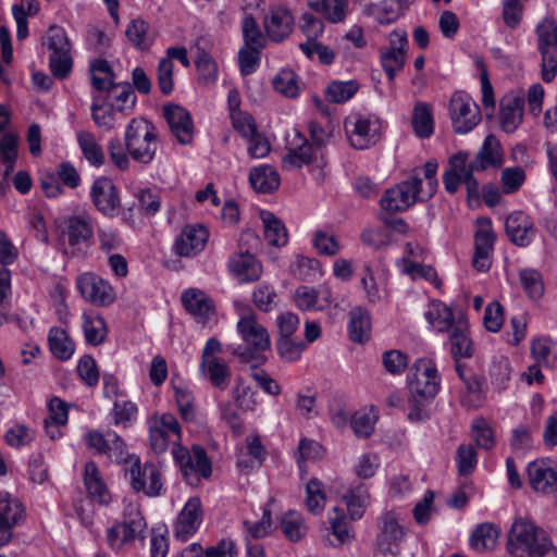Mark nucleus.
<instances>
[{
  "mask_svg": "<svg viewBox=\"0 0 557 557\" xmlns=\"http://www.w3.org/2000/svg\"><path fill=\"white\" fill-rule=\"evenodd\" d=\"M199 374L205 381L220 389H225L231 381L230 366L222 358L201 360Z\"/></svg>",
  "mask_w": 557,
  "mask_h": 557,
  "instance_id": "33",
  "label": "nucleus"
},
{
  "mask_svg": "<svg viewBox=\"0 0 557 557\" xmlns=\"http://www.w3.org/2000/svg\"><path fill=\"white\" fill-rule=\"evenodd\" d=\"M406 253L407 256L397 262L401 273L410 276L412 280L424 278L435 286H440L436 271L432 267L419 262V259H423L425 253L421 246L407 244Z\"/></svg>",
  "mask_w": 557,
  "mask_h": 557,
  "instance_id": "21",
  "label": "nucleus"
},
{
  "mask_svg": "<svg viewBox=\"0 0 557 557\" xmlns=\"http://www.w3.org/2000/svg\"><path fill=\"white\" fill-rule=\"evenodd\" d=\"M246 347L238 346L234 354L245 359H251L253 352L268 350L271 346L270 335L253 313H240L236 325Z\"/></svg>",
  "mask_w": 557,
  "mask_h": 557,
  "instance_id": "8",
  "label": "nucleus"
},
{
  "mask_svg": "<svg viewBox=\"0 0 557 557\" xmlns=\"http://www.w3.org/2000/svg\"><path fill=\"white\" fill-rule=\"evenodd\" d=\"M195 67L199 85L209 87L216 83L219 78V65L215 59L200 45L195 46Z\"/></svg>",
  "mask_w": 557,
  "mask_h": 557,
  "instance_id": "34",
  "label": "nucleus"
},
{
  "mask_svg": "<svg viewBox=\"0 0 557 557\" xmlns=\"http://www.w3.org/2000/svg\"><path fill=\"white\" fill-rule=\"evenodd\" d=\"M410 182H403L385 191L381 199V207L389 213L405 211L414 202Z\"/></svg>",
  "mask_w": 557,
  "mask_h": 557,
  "instance_id": "30",
  "label": "nucleus"
},
{
  "mask_svg": "<svg viewBox=\"0 0 557 557\" xmlns=\"http://www.w3.org/2000/svg\"><path fill=\"white\" fill-rule=\"evenodd\" d=\"M231 273L242 283L257 281L262 274V265L255 256L242 252L233 256L228 262Z\"/></svg>",
  "mask_w": 557,
  "mask_h": 557,
  "instance_id": "31",
  "label": "nucleus"
},
{
  "mask_svg": "<svg viewBox=\"0 0 557 557\" xmlns=\"http://www.w3.org/2000/svg\"><path fill=\"white\" fill-rule=\"evenodd\" d=\"M308 165L315 181H322L325 176L324 150L314 147L298 131L287 137V153L282 159L284 170L292 171Z\"/></svg>",
  "mask_w": 557,
  "mask_h": 557,
  "instance_id": "2",
  "label": "nucleus"
},
{
  "mask_svg": "<svg viewBox=\"0 0 557 557\" xmlns=\"http://www.w3.org/2000/svg\"><path fill=\"white\" fill-rule=\"evenodd\" d=\"M124 145L133 160L149 164L159 149L158 129L150 121L135 117L126 125Z\"/></svg>",
  "mask_w": 557,
  "mask_h": 557,
  "instance_id": "3",
  "label": "nucleus"
},
{
  "mask_svg": "<svg viewBox=\"0 0 557 557\" xmlns=\"http://www.w3.org/2000/svg\"><path fill=\"white\" fill-rule=\"evenodd\" d=\"M428 323L437 332H448L457 324L458 314L440 300L431 301L424 312Z\"/></svg>",
  "mask_w": 557,
  "mask_h": 557,
  "instance_id": "38",
  "label": "nucleus"
},
{
  "mask_svg": "<svg viewBox=\"0 0 557 557\" xmlns=\"http://www.w3.org/2000/svg\"><path fill=\"white\" fill-rule=\"evenodd\" d=\"M125 475L132 488L146 496L157 497L163 492L164 483L159 468L150 462L141 465L138 456L131 458V465L125 468Z\"/></svg>",
  "mask_w": 557,
  "mask_h": 557,
  "instance_id": "9",
  "label": "nucleus"
},
{
  "mask_svg": "<svg viewBox=\"0 0 557 557\" xmlns=\"http://www.w3.org/2000/svg\"><path fill=\"white\" fill-rule=\"evenodd\" d=\"M407 385L412 401L428 403L433 399L441 386L435 362L430 358L418 359L410 368Z\"/></svg>",
  "mask_w": 557,
  "mask_h": 557,
  "instance_id": "5",
  "label": "nucleus"
},
{
  "mask_svg": "<svg viewBox=\"0 0 557 557\" xmlns=\"http://www.w3.org/2000/svg\"><path fill=\"white\" fill-rule=\"evenodd\" d=\"M326 503L323 484L318 479H311L306 484L305 506L312 515H321Z\"/></svg>",
  "mask_w": 557,
  "mask_h": 557,
  "instance_id": "64",
  "label": "nucleus"
},
{
  "mask_svg": "<svg viewBox=\"0 0 557 557\" xmlns=\"http://www.w3.org/2000/svg\"><path fill=\"white\" fill-rule=\"evenodd\" d=\"M272 86L276 92L287 98H297L304 84L292 69H281L272 78Z\"/></svg>",
  "mask_w": 557,
  "mask_h": 557,
  "instance_id": "52",
  "label": "nucleus"
},
{
  "mask_svg": "<svg viewBox=\"0 0 557 557\" xmlns=\"http://www.w3.org/2000/svg\"><path fill=\"white\" fill-rule=\"evenodd\" d=\"M343 502L346 505L349 518L359 520L364 515L366 508L370 502V495L366 488L358 486L348 490L343 495Z\"/></svg>",
  "mask_w": 557,
  "mask_h": 557,
  "instance_id": "57",
  "label": "nucleus"
},
{
  "mask_svg": "<svg viewBox=\"0 0 557 557\" xmlns=\"http://www.w3.org/2000/svg\"><path fill=\"white\" fill-rule=\"evenodd\" d=\"M524 99L520 95L508 94L500 103V126L507 132H513L522 122Z\"/></svg>",
  "mask_w": 557,
  "mask_h": 557,
  "instance_id": "32",
  "label": "nucleus"
},
{
  "mask_svg": "<svg viewBox=\"0 0 557 557\" xmlns=\"http://www.w3.org/2000/svg\"><path fill=\"white\" fill-rule=\"evenodd\" d=\"M82 329L88 344L97 346L104 342L108 327L102 315L94 310H86L82 314Z\"/></svg>",
  "mask_w": 557,
  "mask_h": 557,
  "instance_id": "41",
  "label": "nucleus"
},
{
  "mask_svg": "<svg viewBox=\"0 0 557 557\" xmlns=\"http://www.w3.org/2000/svg\"><path fill=\"white\" fill-rule=\"evenodd\" d=\"M267 450L262 445L260 437L250 435L247 438V446L238 454V466L242 468L260 467L265 459Z\"/></svg>",
  "mask_w": 557,
  "mask_h": 557,
  "instance_id": "55",
  "label": "nucleus"
},
{
  "mask_svg": "<svg viewBox=\"0 0 557 557\" xmlns=\"http://www.w3.org/2000/svg\"><path fill=\"white\" fill-rule=\"evenodd\" d=\"M358 90L359 84L355 79L334 81L325 88L324 96L329 102L344 103L350 100Z\"/></svg>",
  "mask_w": 557,
  "mask_h": 557,
  "instance_id": "61",
  "label": "nucleus"
},
{
  "mask_svg": "<svg viewBox=\"0 0 557 557\" xmlns=\"http://www.w3.org/2000/svg\"><path fill=\"white\" fill-rule=\"evenodd\" d=\"M505 228L511 243L519 247L529 246L536 235L533 220L522 211L510 213L506 219Z\"/></svg>",
  "mask_w": 557,
  "mask_h": 557,
  "instance_id": "23",
  "label": "nucleus"
},
{
  "mask_svg": "<svg viewBox=\"0 0 557 557\" xmlns=\"http://www.w3.org/2000/svg\"><path fill=\"white\" fill-rule=\"evenodd\" d=\"M376 548L383 554L397 555L407 536V529L393 510L382 512L376 520Z\"/></svg>",
  "mask_w": 557,
  "mask_h": 557,
  "instance_id": "10",
  "label": "nucleus"
},
{
  "mask_svg": "<svg viewBox=\"0 0 557 557\" xmlns=\"http://www.w3.org/2000/svg\"><path fill=\"white\" fill-rule=\"evenodd\" d=\"M449 114L456 133L466 134L472 131L481 120L478 104L466 92H455L449 101Z\"/></svg>",
  "mask_w": 557,
  "mask_h": 557,
  "instance_id": "15",
  "label": "nucleus"
},
{
  "mask_svg": "<svg viewBox=\"0 0 557 557\" xmlns=\"http://www.w3.org/2000/svg\"><path fill=\"white\" fill-rule=\"evenodd\" d=\"M408 51L407 33L396 28L388 34L387 45L380 49V62L389 81L404 69Z\"/></svg>",
  "mask_w": 557,
  "mask_h": 557,
  "instance_id": "13",
  "label": "nucleus"
},
{
  "mask_svg": "<svg viewBox=\"0 0 557 557\" xmlns=\"http://www.w3.org/2000/svg\"><path fill=\"white\" fill-rule=\"evenodd\" d=\"M504 162V154L499 141L488 135L474 159L475 171H484L488 168H498Z\"/></svg>",
  "mask_w": 557,
  "mask_h": 557,
  "instance_id": "40",
  "label": "nucleus"
},
{
  "mask_svg": "<svg viewBox=\"0 0 557 557\" xmlns=\"http://www.w3.org/2000/svg\"><path fill=\"white\" fill-rule=\"evenodd\" d=\"M290 273L302 281L315 282L323 276L321 262L312 257L296 255L289 265Z\"/></svg>",
  "mask_w": 557,
  "mask_h": 557,
  "instance_id": "47",
  "label": "nucleus"
},
{
  "mask_svg": "<svg viewBox=\"0 0 557 557\" xmlns=\"http://www.w3.org/2000/svg\"><path fill=\"white\" fill-rule=\"evenodd\" d=\"M147 522L136 506H129L121 522H115L106 531L108 546L115 553L131 550L137 542H143Z\"/></svg>",
  "mask_w": 557,
  "mask_h": 557,
  "instance_id": "4",
  "label": "nucleus"
},
{
  "mask_svg": "<svg viewBox=\"0 0 557 557\" xmlns=\"http://www.w3.org/2000/svg\"><path fill=\"white\" fill-rule=\"evenodd\" d=\"M411 122L418 137H431L435 128L432 106L426 102L417 101L412 110Z\"/></svg>",
  "mask_w": 557,
  "mask_h": 557,
  "instance_id": "48",
  "label": "nucleus"
},
{
  "mask_svg": "<svg viewBox=\"0 0 557 557\" xmlns=\"http://www.w3.org/2000/svg\"><path fill=\"white\" fill-rule=\"evenodd\" d=\"M413 2L412 0H383L373 5L371 13L380 24H391L396 22Z\"/></svg>",
  "mask_w": 557,
  "mask_h": 557,
  "instance_id": "53",
  "label": "nucleus"
},
{
  "mask_svg": "<svg viewBox=\"0 0 557 557\" xmlns=\"http://www.w3.org/2000/svg\"><path fill=\"white\" fill-rule=\"evenodd\" d=\"M163 112L171 132L177 141L182 145L191 143L194 124L189 112L176 104L165 106Z\"/></svg>",
  "mask_w": 557,
  "mask_h": 557,
  "instance_id": "25",
  "label": "nucleus"
},
{
  "mask_svg": "<svg viewBox=\"0 0 557 557\" xmlns=\"http://www.w3.org/2000/svg\"><path fill=\"white\" fill-rule=\"evenodd\" d=\"M76 286L82 297L96 306L108 307L115 300L113 286L102 277L86 272L76 278Z\"/></svg>",
  "mask_w": 557,
  "mask_h": 557,
  "instance_id": "16",
  "label": "nucleus"
},
{
  "mask_svg": "<svg viewBox=\"0 0 557 557\" xmlns=\"http://www.w3.org/2000/svg\"><path fill=\"white\" fill-rule=\"evenodd\" d=\"M84 481L89 495L99 503H107L109 499L108 490L102 481L99 469L95 462H87L85 466Z\"/></svg>",
  "mask_w": 557,
  "mask_h": 557,
  "instance_id": "58",
  "label": "nucleus"
},
{
  "mask_svg": "<svg viewBox=\"0 0 557 557\" xmlns=\"http://www.w3.org/2000/svg\"><path fill=\"white\" fill-rule=\"evenodd\" d=\"M295 306L302 311H322L332 306V290L326 285L311 287L298 286L293 294Z\"/></svg>",
  "mask_w": 557,
  "mask_h": 557,
  "instance_id": "20",
  "label": "nucleus"
},
{
  "mask_svg": "<svg viewBox=\"0 0 557 557\" xmlns=\"http://www.w3.org/2000/svg\"><path fill=\"white\" fill-rule=\"evenodd\" d=\"M259 218L263 226L267 243L274 247H283L288 243V233L284 223L272 212L262 210Z\"/></svg>",
  "mask_w": 557,
  "mask_h": 557,
  "instance_id": "42",
  "label": "nucleus"
},
{
  "mask_svg": "<svg viewBox=\"0 0 557 557\" xmlns=\"http://www.w3.org/2000/svg\"><path fill=\"white\" fill-rule=\"evenodd\" d=\"M89 72L95 88L94 94H104L111 87H114V73L108 61L99 58L91 60Z\"/></svg>",
  "mask_w": 557,
  "mask_h": 557,
  "instance_id": "50",
  "label": "nucleus"
},
{
  "mask_svg": "<svg viewBox=\"0 0 557 557\" xmlns=\"http://www.w3.org/2000/svg\"><path fill=\"white\" fill-rule=\"evenodd\" d=\"M539 50L542 54V78L552 82L557 74V58L553 50L557 49V22L545 17L536 27Z\"/></svg>",
  "mask_w": 557,
  "mask_h": 557,
  "instance_id": "14",
  "label": "nucleus"
},
{
  "mask_svg": "<svg viewBox=\"0 0 557 557\" xmlns=\"http://www.w3.org/2000/svg\"><path fill=\"white\" fill-rule=\"evenodd\" d=\"M94 123L103 131H111L124 116V107L114 106L111 94H92L90 106Z\"/></svg>",
  "mask_w": 557,
  "mask_h": 557,
  "instance_id": "19",
  "label": "nucleus"
},
{
  "mask_svg": "<svg viewBox=\"0 0 557 557\" xmlns=\"http://www.w3.org/2000/svg\"><path fill=\"white\" fill-rule=\"evenodd\" d=\"M172 455L189 485L196 486L201 479L210 478L211 461L202 447L195 445L188 450L181 445H175Z\"/></svg>",
  "mask_w": 557,
  "mask_h": 557,
  "instance_id": "7",
  "label": "nucleus"
},
{
  "mask_svg": "<svg viewBox=\"0 0 557 557\" xmlns=\"http://www.w3.org/2000/svg\"><path fill=\"white\" fill-rule=\"evenodd\" d=\"M528 478L531 487L536 492L549 493L557 487V472L546 460L530 462Z\"/></svg>",
  "mask_w": 557,
  "mask_h": 557,
  "instance_id": "29",
  "label": "nucleus"
},
{
  "mask_svg": "<svg viewBox=\"0 0 557 557\" xmlns=\"http://www.w3.org/2000/svg\"><path fill=\"white\" fill-rule=\"evenodd\" d=\"M437 162L428 161L423 168L418 169L409 181L417 201H425L432 198L437 190Z\"/></svg>",
  "mask_w": 557,
  "mask_h": 557,
  "instance_id": "26",
  "label": "nucleus"
},
{
  "mask_svg": "<svg viewBox=\"0 0 557 557\" xmlns=\"http://www.w3.org/2000/svg\"><path fill=\"white\" fill-rule=\"evenodd\" d=\"M182 301L185 309L202 323H206L215 313L212 299L201 289L189 288L185 290L182 294Z\"/></svg>",
  "mask_w": 557,
  "mask_h": 557,
  "instance_id": "28",
  "label": "nucleus"
},
{
  "mask_svg": "<svg viewBox=\"0 0 557 557\" xmlns=\"http://www.w3.org/2000/svg\"><path fill=\"white\" fill-rule=\"evenodd\" d=\"M137 417V405L123 396L116 395L110 411L112 424L117 428L126 429L136 422Z\"/></svg>",
  "mask_w": 557,
  "mask_h": 557,
  "instance_id": "49",
  "label": "nucleus"
},
{
  "mask_svg": "<svg viewBox=\"0 0 557 557\" xmlns=\"http://www.w3.org/2000/svg\"><path fill=\"white\" fill-rule=\"evenodd\" d=\"M78 147L86 161L96 168H100L106 162V154L101 144L89 131H78L76 133Z\"/></svg>",
  "mask_w": 557,
  "mask_h": 557,
  "instance_id": "46",
  "label": "nucleus"
},
{
  "mask_svg": "<svg viewBox=\"0 0 557 557\" xmlns=\"http://www.w3.org/2000/svg\"><path fill=\"white\" fill-rule=\"evenodd\" d=\"M209 239L208 230L201 224L185 225L174 243V250L180 257L190 258L201 252Z\"/></svg>",
  "mask_w": 557,
  "mask_h": 557,
  "instance_id": "22",
  "label": "nucleus"
},
{
  "mask_svg": "<svg viewBox=\"0 0 557 557\" xmlns=\"http://www.w3.org/2000/svg\"><path fill=\"white\" fill-rule=\"evenodd\" d=\"M90 197L95 207L104 215H114L120 206L116 187L108 177L95 180L90 188Z\"/></svg>",
  "mask_w": 557,
  "mask_h": 557,
  "instance_id": "24",
  "label": "nucleus"
},
{
  "mask_svg": "<svg viewBox=\"0 0 557 557\" xmlns=\"http://www.w3.org/2000/svg\"><path fill=\"white\" fill-rule=\"evenodd\" d=\"M507 549L515 557H557V548L533 522L516 520L508 533Z\"/></svg>",
  "mask_w": 557,
  "mask_h": 557,
  "instance_id": "1",
  "label": "nucleus"
},
{
  "mask_svg": "<svg viewBox=\"0 0 557 557\" xmlns=\"http://www.w3.org/2000/svg\"><path fill=\"white\" fill-rule=\"evenodd\" d=\"M469 158L468 152H457L449 159L448 170L463 180L469 197H478L479 184L472 176L473 171H475L474 161H470Z\"/></svg>",
  "mask_w": 557,
  "mask_h": 557,
  "instance_id": "36",
  "label": "nucleus"
},
{
  "mask_svg": "<svg viewBox=\"0 0 557 557\" xmlns=\"http://www.w3.org/2000/svg\"><path fill=\"white\" fill-rule=\"evenodd\" d=\"M455 357H470L473 352V344L469 337V323L462 313H458L457 324L447 332Z\"/></svg>",
  "mask_w": 557,
  "mask_h": 557,
  "instance_id": "37",
  "label": "nucleus"
},
{
  "mask_svg": "<svg viewBox=\"0 0 557 557\" xmlns=\"http://www.w3.org/2000/svg\"><path fill=\"white\" fill-rule=\"evenodd\" d=\"M25 517L22 503L11 493L0 490V546L8 544L13 534V528Z\"/></svg>",
  "mask_w": 557,
  "mask_h": 557,
  "instance_id": "17",
  "label": "nucleus"
},
{
  "mask_svg": "<svg viewBox=\"0 0 557 557\" xmlns=\"http://www.w3.org/2000/svg\"><path fill=\"white\" fill-rule=\"evenodd\" d=\"M49 346L51 352L60 360H69L74 351L75 344L67 333L60 327H52L49 332Z\"/></svg>",
  "mask_w": 557,
  "mask_h": 557,
  "instance_id": "59",
  "label": "nucleus"
},
{
  "mask_svg": "<svg viewBox=\"0 0 557 557\" xmlns=\"http://www.w3.org/2000/svg\"><path fill=\"white\" fill-rule=\"evenodd\" d=\"M147 425L150 446L156 454L166 451L171 443L181 440V425L171 413H154L148 419Z\"/></svg>",
  "mask_w": 557,
  "mask_h": 557,
  "instance_id": "12",
  "label": "nucleus"
},
{
  "mask_svg": "<svg viewBox=\"0 0 557 557\" xmlns=\"http://www.w3.org/2000/svg\"><path fill=\"white\" fill-rule=\"evenodd\" d=\"M44 45L50 52V70L57 78H65L72 71V45L63 27L51 26L45 37Z\"/></svg>",
  "mask_w": 557,
  "mask_h": 557,
  "instance_id": "6",
  "label": "nucleus"
},
{
  "mask_svg": "<svg viewBox=\"0 0 557 557\" xmlns=\"http://www.w3.org/2000/svg\"><path fill=\"white\" fill-rule=\"evenodd\" d=\"M294 17L290 11L282 5L270 9L264 18V28L268 36L274 41H282L293 30Z\"/></svg>",
  "mask_w": 557,
  "mask_h": 557,
  "instance_id": "27",
  "label": "nucleus"
},
{
  "mask_svg": "<svg viewBox=\"0 0 557 557\" xmlns=\"http://www.w3.org/2000/svg\"><path fill=\"white\" fill-rule=\"evenodd\" d=\"M66 235L73 247L87 245L94 235L91 219L87 215L70 218L66 222Z\"/></svg>",
  "mask_w": 557,
  "mask_h": 557,
  "instance_id": "45",
  "label": "nucleus"
},
{
  "mask_svg": "<svg viewBox=\"0 0 557 557\" xmlns=\"http://www.w3.org/2000/svg\"><path fill=\"white\" fill-rule=\"evenodd\" d=\"M277 171L269 164H259L249 171V183L258 193H271L280 186Z\"/></svg>",
  "mask_w": 557,
  "mask_h": 557,
  "instance_id": "43",
  "label": "nucleus"
},
{
  "mask_svg": "<svg viewBox=\"0 0 557 557\" xmlns=\"http://www.w3.org/2000/svg\"><path fill=\"white\" fill-rule=\"evenodd\" d=\"M18 156V137L13 133L4 134L0 138V161L4 166V176L10 175Z\"/></svg>",
  "mask_w": 557,
  "mask_h": 557,
  "instance_id": "63",
  "label": "nucleus"
},
{
  "mask_svg": "<svg viewBox=\"0 0 557 557\" xmlns=\"http://www.w3.org/2000/svg\"><path fill=\"white\" fill-rule=\"evenodd\" d=\"M311 245L318 255L324 257H335L343 248L334 233L321 228L312 233Z\"/></svg>",
  "mask_w": 557,
  "mask_h": 557,
  "instance_id": "56",
  "label": "nucleus"
},
{
  "mask_svg": "<svg viewBox=\"0 0 557 557\" xmlns=\"http://www.w3.org/2000/svg\"><path fill=\"white\" fill-rule=\"evenodd\" d=\"M203 519V510L199 497H190L178 512L173 527L176 539L187 541L199 529Z\"/></svg>",
  "mask_w": 557,
  "mask_h": 557,
  "instance_id": "18",
  "label": "nucleus"
},
{
  "mask_svg": "<svg viewBox=\"0 0 557 557\" xmlns=\"http://www.w3.org/2000/svg\"><path fill=\"white\" fill-rule=\"evenodd\" d=\"M360 284L364 298L369 304H379L387 296L386 287L376 281L373 270L369 264L364 265V274L360 280Z\"/></svg>",
  "mask_w": 557,
  "mask_h": 557,
  "instance_id": "62",
  "label": "nucleus"
},
{
  "mask_svg": "<svg viewBox=\"0 0 557 557\" xmlns=\"http://www.w3.org/2000/svg\"><path fill=\"white\" fill-rule=\"evenodd\" d=\"M347 325L349 338L355 343H363L371 334L372 321L368 309L356 306L348 313Z\"/></svg>",
  "mask_w": 557,
  "mask_h": 557,
  "instance_id": "35",
  "label": "nucleus"
},
{
  "mask_svg": "<svg viewBox=\"0 0 557 557\" xmlns=\"http://www.w3.org/2000/svg\"><path fill=\"white\" fill-rule=\"evenodd\" d=\"M324 456V448L314 440L301 438L295 453L301 472L307 471L309 462H315Z\"/></svg>",
  "mask_w": 557,
  "mask_h": 557,
  "instance_id": "60",
  "label": "nucleus"
},
{
  "mask_svg": "<svg viewBox=\"0 0 557 557\" xmlns=\"http://www.w3.org/2000/svg\"><path fill=\"white\" fill-rule=\"evenodd\" d=\"M310 7L334 24L343 23L349 13V0H317Z\"/></svg>",
  "mask_w": 557,
  "mask_h": 557,
  "instance_id": "54",
  "label": "nucleus"
},
{
  "mask_svg": "<svg viewBox=\"0 0 557 557\" xmlns=\"http://www.w3.org/2000/svg\"><path fill=\"white\" fill-rule=\"evenodd\" d=\"M500 528L492 522H483L475 527L470 536V547L478 553L492 550L496 547Z\"/></svg>",
  "mask_w": 557,
  "mask_h": 557,
  "instance_id": "39",
  "label": "nucleus"
},
{
  "mask_svg": "<svg viewBox=\"0 0 557 557\" xmlns=\"http://www.w3.org/2000/svg\"><path fill=\"white\" fill-rule=\"evenodd\" d=\"M330 531L333 536L326 537V541L332 546H339L346 543H350L354 540V530L348 522L345 513L337 507H334L330 517Z\"/></svg>",
  "mask_w": 557,
  "mask_h": 557,
  "instance_id": "44",
  "label": "nucleus"
},
{
  "mask_svg": "<svg viewBox=\"0 0 557 557\" xmlns=\"http://www.w3.org/2000/svg\"><path fill=\"white\" fill-rule=\"evenodd\" d=\"M125 36L127 40L137 49H148L154 41V32L143 18L132 20L126 28Z\"/></svg>",
  "mask_w": 557,
  "mask_h": 557,
  "instance_id": "51",
  "label": "nucleus"
},
{
  "mask_svg": "<svg viewBox=\"0 0 557 557\" xmlns=\"http://www.w3.org/2000/svg\"><path fill=\"white\" fill-rule=\"evenodd\" d=\"M349 144L356 149H367L381 137L382 123L374 115H350L344 123Z\"/></svg>",
  "mask_w": 557,
  "mask_h": 557,
  "instance_id": "11",
  "label": "nucleus"
}]
</instances>
